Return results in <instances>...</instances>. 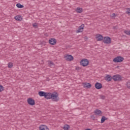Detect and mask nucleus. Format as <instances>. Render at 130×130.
Masks as SVG:
<instances>
[{"mask_svg":"<svg viewBox=\"0 0 130 130\" xmlns=\"http://www.w3.org/2000/svg\"><path fill=\"white\" fill-rule=\"evenodd\" d=\"M124 33L127 35H129L130 36V30H125Z\"/></svg>","mask_w":130,"mask_h":130,"instance_id":"a878e982","label":"nucleus"},{"mask_svg":"<svg viewBox=\"0 0 130 130\" xmlns=\"http://www.w3.org/2000/svg\"><path fill=\"white\" fill-rule=\"evenodd\" d=\"M39 129L40 130H49V129H48V127H47V126H46L45 125H41L39 127Z\"/></svg>","mask_w":130,"mask_h":130,"instance_id":"2eb2a0df","label":"nucleus"},{"mask_svg":"<svg viewBox=\"0 0 130 130\" xmlns=\"http://www.w3.org/2000/svg\"><path fill=\"white\" fill-rule=\"evenodd\" d=\"M83 86L84 88H87V89H90L92 87V85L89 83H83Z\"/></svg>","mask_w":130,"mask_h":130,"instance_id":"ddd939ff","label":"nucleus"},{"mask_svg":"<svg viewBox=\"0 0 130 130\" xmlns=\"http://www.w3.org/2000/svg\"><path fill=\"white\" fill-rule=\"evenodd\" d=\"M27 103L29 104V105H31V106H34V105H35V100L31 98H29L27 99Z\"/></svg>","mask_w":130,"mask_h":130,"instance_id":"39448f33","label":"nucleus"},{"mask_svg":"<svg viewBox=\"0 0 130 130\" xmlns=\"http://www.w3.org/2000/svg\"><path fill=\"white\" fill-rule=\"evenodd\" d=\"M76 70H79V68H76Z\"/></svg>","mask_w":130,"mask_h":130,"instance_id":"2f4dec72","label":"nucleus"},{"mask_svg":"<svg viewBox=\"0 0 130 130\" xmlns=\"http://www.w3.org/2000/svg\"><path fill=\"white\" fill-rule=\"evenodd\" d=\"M126 86H127V88H128V89H130V81H128L126 82Z\"/></svg>","mask_w":130,"mask_h":130,"instance_id":"b1692460","label":"nucleus"},{"mask_svg":"<svg viewBox=\"0 0 130 130\" xmlns=\"http://www.w3.org/2000/svg\"><path fill=\"white\" fill-rule=\"evenodd\" d=\"M16 7H17L19 9H23V8H24V6L21 5L20 3L16 4Z\"/></svg>","mask_w":130,"mask_h":130,"instance_id":"aec40b11","label":"nucleus"},{"mask_svg":"<svg viewBox=\"0 0 130 130\" xmlns=\"http://www.w3.org/2000/svg\"><path fill=\"white\" fill-rule=\"evenodd\" d=\"M33 27H34V28H37V24L34 23L33 24Z\"/></svg>","mask_w":130,"mask_h":130,"instance_id":"c756f323","label":"nucleus"},{"mask_svg":"<svg viewBox=\"0 0 130 130\" xmlns=\"http://www.w3.org/2000/svg\"><path fill=\"white\" fill-rule=\"evenodd\" d=\"M103 42L106 44H110L111 43V39L109 37H105L104 38Z\"/></svg>","mask_w":130,"mask_h":130,"instance_id":"20e7f679","label":"nucleus"},{"mask_svg":"<svg viewBox=\"0 0 130 130\" xmlns=\"http://www.w3.org/2000/svg\"><path fill=\"white\" fill-rule=\"evenodd\" d=\"M105 120H107V118H106V117H105V116H103L101 119V123H103V122H104V121H105Z\"/></svg>","mask_w":130,"mask_h":130,"instance_id":"412c9836","label":"nucleus"},{"mask_svg":"<svg viewBox=\"0 0 130 130\" xmlns=\"http://www.w3.org/2000/svg\"><path fill=\"white\" fill-rule=\"evenodd\" d=\"M4 91V86L3 85H0V92H3Z\"/></svg>","mask_w":130,"mask_h":130,"instance_id":"bb28decb","label":"nucleus"},{"mask_svg":"<svg viewBox=\"0 0 130 130\" xmlns=\"http://www.w3.org/2000/svg\"><path fill=\"white\" fill-rule=\"evenodd\" d=\"M46 94V92H45L44 91H39V95L41 97H44V98H45Z\"/></svg>","mask_w":130,"mask_h":130,"instance_id":"dca6fc26","label":"nucleus"},{"mask_svg":"<svg viewBox=\"0 0 130 130\" xmlns=\"http://www.w3.org/2000/svg\"><path fill=\"white\" fill-rule=\"evenodd\" d=\"M64 58L67 60L68 61H71L74 59V57L72 56V55H67L64 56Z\"/></svg>","mask_w":130,"mask_h":130,"instance_id":"1a4fd4ad","label":"nucleus"},{"mask_svg":"<svg viewBox=\"0 0 130 130\" xmlns=\"http://www.w3.org/2000/svg\"><path fill=\"white\" fill-rule=\"evenodd\" d=\"M84 27H85L84 24H82L81 26L79 27L78 29L77 30L76 32L77 33H80L81 32H83V30L84 29Z\"/></svg>","mask_w":130,"mask_h":130,"instance_id":"9b49d317","label":"nucleus"},{"mask_svg":"<svg viewBox=\"0 0 130 130\" xmlns=\"http://www.w3.org/2000/svg\"><path fill=\"white\" fill-rule=\"evenodd\" d=\"M69 128H70V125L68 124L65 125L63 127L64 130H69Z\"/></svg>","mask_w":130,"mask_h":130,"instance_id":"4be33fe9","label":"nucleus"},{"mask_svg":"<svg viewBox=\"0 0 130 130\" xmlns=\"http://www.w3.org/2000/svg\"><path fill=\"white\" fill-rule=\"evenodd\" d=\"M94 113L96 116H101L102 114V111L99 109H96L94 111Z\"/></svg>","mask_w":130,"mask_h":130,"instance_id":"6e6552de","label":"nucleus"},{"mask_svg":"<svg viewBox=\"0 0 130 130\" xmlns=\"http://www.w3.org/2000/svg\"><path fill=\"white\" fill-rule=\"evenodd\" d=\"M126 10V14H130V8H127Z\"/></svg>","mask_w":130,"mask_h":130,"instance_id":"c85d7f7f","label":"nucleus"},{"mask_svg":"<svg viewBox=\"0 0 130 130\" xmlns=\"http://www.w3.org/2000/svg\"><path fill=\"white\" fill-rule=\"evenodd\" d=\"M124 58L121 56H117L113 59L114 62H121L123 61Z\"/></svg>","mask_w":130,"mask_h":130,"instance_id":"7ed1b4c3","label":"nucleus"},{"mask_svg":"<svg viewBox=\"0 0 130 130\" xmlns=\"http://www.w3.org/2000/svg\"><path fill=\"white\" fill-rule=\"evenodd\" d=\"M56 42H57L56 39L54 38H51L49 40V43L51 44V45H55L56 44Z\"/></svg>","mask_w":130,"mask_h":130,"instance_id":"0eeeda50","label":"nucleus"},{"mask_svg":"<svg viewBox=\"0 0 130 130\" xmlns=\"http://www.w3.org/2000/svg\"><path fill=\"white\" fill-rule=\"evenodd\" d=\"M14 19L17 21H22V17H21L20 15H17L14 17Z\"/></svg>","mask_w":130,"mask_h":130,"instance_id":"f3484780","label":"nucleus"},{"mask_svg":"<svg viewBox=\"0 0 130 130\" xmlns=\"http://www.w3.org/2000/svg\"><path fill=\"white\" fill-rule=\"evenodd\" d=\"M45 98L47 100L49 99H52V101L55 102H57L59 101V97H58V93L56 92L54 93H51L50 92H46V95H45Z\"/></svg>","mask_w":130,"mask_h":130,"instance_id":"f257e3e1","label":"nucleus"},{"mask_svg":"<svg viewBox=\"0 0 130 130\" xmlns=\"http://www.w3.org/2000/svg\"><path fill=\"white\" fill-rule=\"evenodd\" d=\"M99 96L100 99H102L103 100H105V99L106 98V96H105V95H103L102 94L100 95Z\"/></svg>","mask_w":130,"mask_h":130,"instance_id":"5701e85b","label":"nucleus"},{"mask_svg":"<svg viewBox=\"0 0 130 130\" xmlns=\"http://www.w3.org/2000/svg\"><path fill=\"white\" fill-rule=\"evenodd\" d=\"M80 64L82 67H87L89 64V60L88 59H83L80 61Z\"/></svg>","mask_w":130,"mask_h":130,"instance_id":"f03ea898","label":"nucleus"},{"mask_svg":"<svg viewBox=\"0 0 130 130\" xmlns=\"http://www.w3.org/2000/svg\"><path fill=\"white\" fill-rule=\"evenodd\" d=\"M117 15H116L115 13H113L111 15V18H113L114 17H117Z\"/></svg>","mask_w":130,"mask_h":130,"instance_id":"cd10ccee","label":"nucleus"},{"mask_svg":"<svg viewBox=\"0 0 130 130\" xmlns=\"http://www.w3.org/2000/svg\"><path fill=\"white\" fill-rule=\"evenodd\" d=\"M8 67L9 68H13V63H12V62L9 63L8 65Z\"/></svg>","mask_w":130,"mask_h":130,"instance_id":"393cba45","label":"nucleus"},{"mask_svg":"<svg viewBox=\"0 0 130 130\" xmlns=\"http://www.w3.org/2000/svg\"><path fill=\"white\" fill-rule=\"evenodd\" d=\"M48 63L50 68H54V63L52 61H49Z\"/></svg>","mask_w":130,"mask_h":130,"instance_id":"a211bd4d","label":"nucleus"},{"mask_svg":"<svg viewBox=\"0 0 130 130\" xmlns=\"http://www.w3.org/2000/svg\"><path fill=\"white\" fill-rule=\"evenodd\" d=\"M95 88L98 90H100L102 88V84L96 82L95 84Z\"/></svg>","mask_w":130,"mask_h":130,"instance_id":"f8f14e48","label":"nucleus"},{"mask_svg":"<svg viewBox=\"0 0 130 130\" xmlns=\"http://www.w3.org/2000/svg\"><path fill=\"white\" fill-rule=\"evenodd\" d=\"M94 116H92V117H93Z\"/></svg>","mask_w":130,"mask_h":130,"instance_id":"473e14b6","label":"nucleus"},{"mask_svg":"<svg viewBox=\"0 0 130 130\" xmlns=\"http://www.w3.org/2000/svg\"><path fill=\"white\" fill-rule=\"evenodd\" d=\"M76 12L78 13H83V9L81 8H77V9L76 10Z\"/></svg>","mask_w":130,"mask_h":130,"instance_id":"6ab92c4d","label":"nucleus"},{"mask_svg":"<svg viewBox=\"0 0 130 130\" xmlns=\"http://www.w3.org/2000/svg\"><path fill=\"white\" fill-rule=\"evenodd\" d=\"M113 29H117V26H114Z\"/></svg>","mask_w":130,"mask_h":130,"instance_id":"7c9ffc66","label":"nucleus"},{"mask_svg":"<svg viewBox=\"0 0 130 130\" xmlns=\"http://www.w3.org/2000/svg\"><path fill=\"white\" fill-rule=\"evenodd\" d=\"M112 79L114 81H121V76L119 75H115L113 76Z\"/></svg>","mask_w":130,"mask_h":130,"instance_id":"423d86ee","label":"nucleus"},{"mask_svg":"<svg viewBox=\"0 0 130 130\" xmlns=\"http://www.w3.org/2000/svg\"><path fill=\"white\" fill-rule=\"evenodd\" d=\"M95 38L97 39V41H102L103 40V36L100 34L96 35Z\"/></svg>","mask_w":130,"mask_h":130,"instance_id":"9d476101","label":"nucleus"},{"mask_svg":"<svg viewBox=\"0 0 130 130\" xmlns=\"http://www.w3.org/2000/svg\"><path fill=\"white\" fill-rule=\"evenodd\" d=\"M105 79L107 82H110L112 80V77L110 75H108L105 77Z\"/></svg>","mask_w":130,"mask_h":130,"instance_id":"4468645a","label":"nucleus"}]
</instances>
